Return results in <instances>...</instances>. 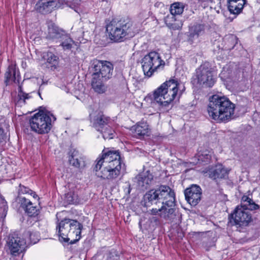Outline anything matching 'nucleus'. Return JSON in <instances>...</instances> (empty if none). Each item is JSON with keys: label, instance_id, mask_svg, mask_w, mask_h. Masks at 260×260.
Segmentation results:
<instances>
[{"label": "nucleus", "instance_id": "33", "mask_svg": "<svg viewBox=\"0 0 260 260\" xmlns=\"http://www.w3.org/2000/svg\"><path fill=\"white\" fill-rule=\"evenodd\" d=\"M18 193H19V195L22 194L30 195V196H32L34 198H36L38 197V196L36 194V193L35 192L32 191L28 188H27L24 186L21 185L19 186V188L18 189Z\"/></svg>", "mask_w": 260, "mask_h": 260}, {"label": "nucleus", "instance_id": "3", "mask_svg": "<svg viewBox=\"0 0 260 260\" xmlns=\"http://www.w3.org/2000/svg\"><path fill=\"white\" fill-rule=\"evenodd\" d=\"M109 38L114 42H121L133 37L138 29L128 18L114 19L106 27Z\"/></svg>", "mask_w": 260, "mask_h": 260}, {"label": "nucleus", "instance_id": "26", "mask_svg": "<svg viewBox=\"0 0 260 260\" xmlns=\"http://www.w3.org/2000/svg\"><path fill=\"white\" fill-rule=\"evenodd\" d=\"M46 60V67L51 70L56 69L59 64V58L51 52H48L43 56Z\"/></svg>", "mask_w": 260, "mask_h": 260}, {"label": "nucleus", "instance_id": "40", "mask_svg": "<svg viewBox=\"0 0 260 260\" xmlns=\"http://www.w3.org/2000/svg\"><path fill=\"white\" fill-rule=\"evenodd\" d=\"M103 131H105L106 132V134H108L109 131L108 130H106L105 128L103 129Z\"/></svg>", "mask_w": 260, "mask_h": 260}, {"label": "nucleus", "instance_id": "31", "mask_svg": "<svg viewBox=\"0 0 260 260\" xmlns=\"http://www.w3.org/2000/svg\"><path fill=\"white\" fill-rule=\"evenodd\" d=\"M204 31V25L202 24H196L193 25L190 29V36L194 37L195 36L198 37L202 35Z\"/></svg>", "mask_w": 260, "mask_h": 260}, {"label": "nucleus", "instance_id": "16", "mask_svg": "<svg viewBox=\"0 0 260 260\" xmlns=\"http://www.w3.org/2000/svg\"><path fill=\"white\" fill-rule=\"evenodd\" d=\"M184 194L188 203L191 206H196L201 199L202 189L199 186L193 184L185 189Z\"/></svg>", "mask_w": 260, "mask_h": 260}, {"label": "nucleus", "instance_id": "21", "mask_svg": "<svg viewBox=\"0 0 260 260\" xmlns=\"http://www.w3.org/2000/svg\"><path fill=\"white\" fill-rule=\"evenodd\" d=\"M229 170L224 168L222 165H216L209 170L210 178L213 179L225 178L227 177Z\"/></svg>", "mask_w": 260, "mask_h": 260}, {"label": "nucleus", "instance_id": "4", "mask_svg": "<svg viewBox=\"0 0 260 260\" xmlns=\"http://www.w3.org/2000/svg\"><path fill=\"white\" fill-rule=\"evenodd\" d=\"M185 90L184 86L175 79H170L154 90V101L162 107H168Z\"/></svg>", "mask_w": 260, "mask_h": 260}, {"label": "nucleus", "instance_id": "13", "mask_svg": "<svg viewBox=\"0 0 260 260\" xmlns=\"http://www.w3.org/2000/svg\"><path fill=\"white\" fill-rule=\"evenodd\" d=\"M93 73L104 80H108L111 78L113 70V66L109 61L105 60H96L93 63Z\"/></svg>", "mask_w": 260, "mask_h": 260}, {"label": "nucleus", "instance_id": "32", "mask_svg": "<svg viewBox=\"0 0 260 260\" xmlns=\"http://www.w3.org/2000/svg\"><path fill=\"white\" fill-rule=\"evenodd\" d=\"M212 152L205 150L199 153L198 155V160L206 163L209 162L211 158Z\"/></svg>", "mask_w": 260, "mask_h": 260}, {"label": "nucleus", "instance_id": "25", "mask_svg": "<svg viewBox=\"0 0 260 260\" xmlns=\"http://www.w3.org/2000/svg\"><path fill=\"white\" fill-rule=\"evenodd\" d=\"M165 21L167 26L173 30L181 29L183 25L182 21L179 20L178 17H175L172 15H167Z\"/></svg>", "mask_w": 260, "mask_h": 260}, {"label": "nucleus", "instance_id": "5", "mask_svg": "<svg viewBox=\"0 0 260 260\" xmlns=\"http://www.w3.org/2000/svg\"><path fill=\"white\" fill-rule=\"evenodd\" d=\"M57 228L61 241L74 244L81 239L83 225L76 220L64 219L59 222Z\"/></svg>", "mask_w": 260, "mask_h": 260}, {"label": "nucleus", "instance_id": "37", "mask_svg": "<svg viewBox=\"0 0 260 260\" xmlns=\"http://www.w3.org/2000/svg\"><path fill=\"white\" fill-rule=\"evenodd\" d=\"M13 73V77L15 79V71L14 70V69L11 67H9L7 71L5 76L7 79H10L12 77V73Z\"/></svg>", "mask_w": 260, "mask_h": 260}, {"label": "nucleus", "instance_id": "6", "mask_svg": "<svg viewBox=\"0 0 260 260\" xmlns=\"http://www.w3.org/2000/svg\"><path fill=\"white\" fill-rule=\"evenodd\" d=\"M145 206L157 205L158 203H175V194L173 190L167 185H161L156 189H151L144 196Z\"/></svg>", "mask_w": 260, "mask_h": 260}, {"label": "nucleus", "instance_id": "12", "mask_svg": "<svg viewBox=\"0 0 260 260\" xmlns=\"http://www.w3.org/2000/svg\"><path fill=\"white\" fill-rule=\"evenodd\" d=\"M109 119L102 114H99L93 120L95 128L103 134L105 140L111 139L114 137V131L108 124Z\"/></svg>", "mask_w": 260, "mask_h": 260}, {"label": "nucleus", "instance_id": "15", "mask_svg": "<svg viewBox=\"0 0 260 260\" xmlns=\"http://www.w3.org/2000/svg\"><path fill=\"white\" fill-rule=\"evenodd\" d=\"M8 245L11 254L17 256L25 250L26 241L20 237H12L9 239Z\"/></svg>", "mask_w": 260, "mask_h": 260}, {"label": "nucleus", "instance_id": "30", "mask_svg": "<svg viewBox=\"0 0 260 260\" xmlns=\"http://www.w3.org/2000/svg\"><path fill=\"white\" fill-rule=\"evenodd\" d=\"M184 5L179 2H176L172 4L170 8V14L169 15H172L175 17H179L184 11Z\"/></svg>", "mask_w": 260, "mask_h": 260}, {"label": "nucleus", "instance_id": "34", "mask_svg": "<svg viewBox=\"0 0 260 260\" xmlns=\"http://www.w3.org/2000/svg\"><path fill=\"white\" fill-rule=\"evenodd\" d=\"M231 73L232 71L230 69L229 67L228 66H225L223 68V69L219 75V77L222 80H225L231 77Z\"/></svg>", "mask_w": 260, "mask_h": 260}, {"label": "nucleus", "instance_id": "29", "mask_svg": "<svg viewBox=\"0 0 260 260\" xmlns=\"http://www.w3.org/2000/svg\"><path fill=\"white\" fill-rule=\"evenodd\" d=\"M66 32L54 24H51L48 27L47 37L50 39H60Z\"/></svg>", "mask_w": 260, "mask_h": 260}, {"label": "nucleus", "instance_id": "24", "mask_svg": "<svg viewBox=\"0 0 260 260\" xmlns=\"http://www.w3.org/2000/svg\"><path fill=\"white\" fill-rule=\"evenodd\" d=\"M165 21L167 26L173 30L181 29L183 25L182 21L179 20L178 17H175L172 15H167Z\"/></svg>", "mask_w": 260, "mask_h": 260}, {"label": "nucleus", "instance_id": "8", "mask_svg": "<svg viewBox=\"0 0 260 260\" xmlns=\"http://www.w3.org/2000/svg\"><path fill=\"white\" fill-rule=\"evenodd\" d=\"M56 118L50 112L46 110L39 111L35 114L29 120L31 130L39 134L48 133L52 127V120Z\"/></svg>", "mask_w": 260, "mask_h": 260}, {"label": "nucleus", "instance_id": "9", "mask_svg": "<svg viewBox=\"0 0 260 260\" xmlns=\"http://www.w3.org/2000/svg\"><path fill=\"white\" fill-rule=\"evenodd\" d=\"M141 64L144 75L151 77L158 68L165 65V62L158 53L152 51L142 58Z\"/></svg>", "mask_w": 260, "mask_h": 260}, {"label": "nucleus", "instance_id": "28", "mask_svg": "<svg viewBox=\"0 0 260 260\" xmlns=\"http://www.w3.org/2000/svg\"><path fill=\"white\" fill-rule=\"evenodd\" d=\"M133 130L138 137L148 136L150 131L149 125L144 122L138 123L133 127Z\"/></svg>", "mask_w": 260, "mask_h": 260}, {"label": "nucleus", "instance_id": "17", "mask_svg": "<svg viewBox=\"0 0 260 260\" xmlns=\"http://www.w3.org/2000/svg\"><path fill=\"white\" fill-rule=\"evenodd\" d=\"M153 176L149 171L143 172L136 177L138 186L142 190L147 189L152 182Z\"/></svg>", "mask_w": 260, "mask_h": 260}, {"label": "nucleus", "instance_id": "35", "mask_svg": "<svg viewBox=\"0 0 260 260\" xmlns=\"http://www.w3.org/2000/svg\"><path fill=\"white\" fill-rule=\"evenodd\" d=\"M24 236L28 237L30 242L32 244H35L39 241L38 235L36 233H31L28 231L25 233Z\"/></svg>", "mask_w": 260, "mask_h": 260}, {"label": "nucleus", "instance_id": "10", "mask_svg": "<svg viewBox=\"0 0 260 260\" xmlns=\"http://www.w3.org/2000/svg\"><path fill=\"white\" fill-rule=\"evenodd\" d=\"M79 0H40L36 5V10L42 14L50 13L54 8L66 5L72 8L79 4Z\"/></svg>", "mask_w": 260, "mask_h": 260}, {"label": "nucleus", "instance_id": "38", "mask_svg": "<svg viewBox=\"0 0 260 260\" xmlns=\"http://www.w3.org/2000/svg\"><path fill=\"white\" fill-rule=\"evenodd\" d=\"M67 198H68V202H69L70 204H74L76 202L73 200V198L71 193H68L67 196Z\"/></svg>", "mask_w": 260, "mask_h": 260}, {"label": "nucleus", "instance_id": "39", "mask_svg": "<svg viewBox=\"0 0 260 260\" xmlns=\"http://www.w3.org/2000/svg\"><path fill=\"white\" fill-rule=\"evenodd\" d=\"M3 129L0 127V144L3 143L4 135H3Z\"/></svg>", "mask_w": 260, "mask_h": 260}, {"label": "nucleus", "instance_id": "36", "mask_svg": "<svg viewBox=\"0 0 260 260\" xmlns=\"http://www.w3.org/2000/svg\"><path fill=\"white\" fill-rule=\"evenodd\" d=\"M18 96L19 97V101L20 102H23L24 103H26V101L31 98V96L29 94H27L21 91H20Z\"/></svg>", "mask_w": 260, "mask_h": 260}, {"label": "nucleus", "instance_id": "11", "mask_svg": "<svg viewBox=\"0 0 260 260\" xmlns=\"http://www.w3.org/2000/svg\"><path fill=\"white\" fill-rule=\"evenodd\" d=\"M196 76L198 82L206 87H211L216 82V78L209 62L203 63L197 69Z\"/></svg>", "mask_w": 260, "mask_h": 260}, {"label": "nucleus", "instance_id": "1", "mask_svg": "<svg viewBox=\"0 0 260 260\" xmlns=\"http://www.w3.org/2000/svg\"><path fill=\"white\" fill-rule=\"evenodd\" d=\"M94 167L96 176L103 179L113 180L120 173L121 168L120 157L117 151L103 152L96 160Z\"/></svg>", "mask_w": 260, "mask_h": 260}, {"label": "nucleus", "instance_id": "22", "mask_svg": "<svg viewBox=\"0 0 260 260\" xmlns=\"http://www.w3.org/2000/svg\"><path fill=\"white\" fill-rule=\"evenodd\" d=\"M107 80H104L101 78L98 77L96 75H92L91 80V86L94 91L98 93H103L107 89L105 82Z\"/></svg>", "mask_w": 260, "mask_h": 260}, {"label": "nucleus", "instance_id": "2", "mask_svg": "<svg viewBox=\"0 0 260 260\" xmlns=\"http://www.w3.org/2000/svg\"><path fill=\"white\" fill-rule=\"evenodd\" d=\"M235 105L225 96L213 95L209 98L207 111L209 116L218 122L230 120L234 114Z\"/></svg>", "mask_w": 260, "mask_h": 260}, {"label": "nucleus", "instance_id": "19", "mask_svg": "<svg viewBox=\"0 0 260 260\" xmlns=\"http://www.w3.org/2000/svg\"><path fill=\"white\" fill-rule=\"evenodd\" d=\"M70 164L75 168H80L85 166L84 158L76 149H71L69 153Z\"/></svg>", "mask_w": 260, "mask_h": 260}, {"label": "nucleus", "instance_id": "23", "mask_svg": "<svg viewBox=\"0 0 260 260\" xmlns=\"http://www.w3.org/2000/svg\"><path fill=\"white\" fill-rule=\"evenodd\" d=\"M245 0H228V8L231 13L239 14L245 4Z\"/></svg>", "mask_w": 260, "mask_h": 260}, {"label": "nucleus", "instance_id": "7", "mask_svg": "<svg viewBox=\"0 0 260 260\" xmlns=\"http://www.w3.org/2000/svg\"><path fill=\"white\" fill-rule=\"evenodd\" d=\"M258 208V205L247 196H243L240 206H238L231 214L236 224L239 226H247L251 221V215L249 210Z\"/></svg>", "mask_w": 260, "mask_h": 260}, {"label": "nucleus", "instance_id": "20", "mask_svg": "<svg viewBox=\"0 0 260 260\" xmlns=\"http://www.w3.org/2000/svg\"><path fill=\"white\" fill-rule=\"evenodd\" d=\"M118 254L116 251L104 249L99 252L92 258V260H118Z\"/></svg>", "mask_w": 260, "mask_h": 260}, {"label": "nucleus", "instance_id": "27", "mask_svg": "<svg viewBox=\"0 0 260 260\" xmlns=\"http://www.w3.org/2000/svg\"><path fill=\"white\" fill-rule=\"evenodd\" d=\"M60 44L64 51L71 50L76 46L75 42L66 33L60 39Z\"/></svg>", "mask_w": 260, "mask_h": 260}, {"label": "nucleus", "instance_id": "14", "mask_svg": "<svg viewBox=\"0 0 260 260\" xmlns=\"http://www.w3.org/2000/svg\"><path fill=\"white\" fill-rule=\"evenodd\" d=\"M161 206L159 208H152L150 210L149 213L152 215H158L160 217L166 220H171L174 217L175 214V203L172 204L161 203Z\"/></svg>", "mask_w": 260, "mask_h": 260}, {"label": "nucleus", "instance_id": "18", "mask_svg": "<svg viewBox=\"0 0 260 260\" xmlns=\"http://www.w3.org/2000/svg\"><path fill=\"white\" fill-rule=\"evenodd\" d=\"M19 200L21 206L29 216H35L38 215L39 209L28 199L20 196Z\"/></svg>", "mask_w": 260, "mask_h": 260}]
</instances>
